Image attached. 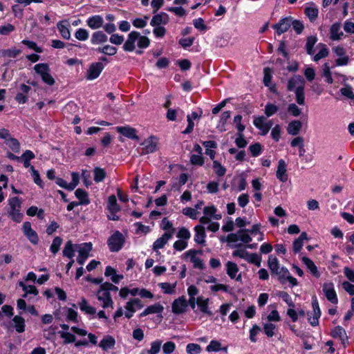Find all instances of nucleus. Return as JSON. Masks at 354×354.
Wrapping results in <instances>:
<instances>
[{"label":"nucleus","instance_id":"obj_1","mask_svg":"<svg viewBox=\"0 0 354 354\" xmlns=\"http://www.w3.org/2000/svg\"><path fill=\"white\" fill-rule=\"evenodd\" d=\"M304 87L305 80L301 75H294L288 81L287 89L295 92L296 102L299 105L305 103Z\"/></svg>","mask_w":354,"mask_h":354},{"label":"nucleus","instance_id":"obj_2","mask_svg":"<svg viewBox=\"0 0 354 354\" xmlns=\"http://www.w3.org/2000/svg\"><path fill=\"white\" fill-rule=\"evenodd\" d=\"M21 201L18 197H12L9 200L8 215L12 220L20 223L23 219V214L21 212Z\"/></svg>","mask_w":354,"mask_h":354},{"label":"nucleus","instance_id":"obj_3","mask_svg":"<svg viewBox=\"0 0 354 354\" xmlns=\"http://www.w3.org/2000/svg\"><path fill=\"white\" fill-rule=\"evenodd\" d=\"M124 243V238L119 231H116L107 241L109 250L113 252H118L122 248Z\"/></svg>","mask_w":354,"mask_h":354},{"label":"nucleus","instance_id":"obj_4","mask_svg":"<svg viewBox=\"0 0 354 354\" xmlns=\"http://www.w3.org/2000/svg\"><path fill=\"white\" fill-rule=\"evenodd\" d=\"M75 248L79 254L77 261L80 265L82 266L89 256V252L92 250V244L91 243L76 244L75 245Z\"/></svg>","mask_w":354,"mask_h":354},{"label":"nucleus","instance_id":"obj_5","mask_svg":"<svg viewBox=\"0 0 354 354\" xmlns=\"http://www.w3.org/2000/svg\"><path fill=\"white\" fill-rule=\"evenodd\" d=\"M253 123L257 129L261 131V134L263 136L268 133L273 124L272 120H267L264 116L255 118Z\"/></svg>","mask_w":354,"mask_h":354},{"label":"nucleus","instance_id":"obj_6","mask_svg":"<svg viewBox=\"0 0 354 354\" xmlns=\"http://www.w3.org/2000/svg\"><path fill=\"white\" fill-rule=\"evenodd\" d=\"M98 301L102 303V307L104 308L111 307L113 308V301L111 299L110 292L106 291L101 286L96 294Z\"/></svg>","mask_w":354,"mask_h":354},{"label":"nucleus","instance_id":"obj_7","mask_svg":"<svg viewBox=\"0 0 354 354\" xmlns=\"http://www.w3.org/2000/svg\"><path fill=\"white\" fill-rule=\"evenodd\" d=\"M312 306L313 311L310 315L308 314V320L311 326H316L319 324V319L321 316V310L319 306V303L316 297L313 298L312 301Z\"/></svg>","mask_w":354,"mask_h":354},{"label":"nucleus","instance_id":"obj_8","mask_svg":"<svg viewBox=\"0 0 354 354\" xmlns=\"http://www.w3.org/2000/svg\"><path fill=\"white\" fill-rule=\"evenodd\" d=\"M157 144L158 139L153 136L145 139L141 144L143 146L142 154H148L156 151Z\"/></svg>","mask_w":354,"mask_h":354},{"label":"nucleus","instance_id":"obj_9","mask_svg":"<svg viewBox=\"0 0 354 354\" xmlns=\"http://www.w3.org/2000/svg\"><path fill=\"white\" fill-rule=\"evenodd\" d=\"M104 68V66L101 62L93 63L90 65L87 70L86 77L87 80H93L99 77Z\"/></svg>","mask_w":354,"mask_h":354},{"label":"nucleus","instance_id":"obj_10","mask_svg":"<svg viewBox=\"0 0 354 354\" xmlns=\"http://www.w3.org/2000/svg\"><path fill=\"white\" fill-rule=\"evenodd\" d=\"M323 292L329 301L334 304H337L338 299L333 283L329 282L324 283Z\"/></svg>","mask_w":354,"mask_h":354},{"label":"nucleus","instance_id":"obj_11","mask_svg":"<svg viewBox=\"0 0 354 354\" xmlns=\"http://www.w3.org/2000/svg\"><path fill=\"white\" fill-rule=\"evenodd\" d=\"M140 37V33L137 31L131 32L127 37V39L123 45V49L125 51L132 52L135 50V43L138 41Z\"/></svg>","mask_w":354,"mask_h":354},{"label":"nucleus","instance_id":"obj_12","mask_svg":"<svg viewBox=\"0 0 354 354\" xmlns=\"http://www.w3.org/2000/svg\"><path fill=\"white\" fill-rule=\"evenodd\" d=\"M187 307V301L184 296L175 299L172 304V312L174 314H181L185 312Z\"/></svg>","mask_w":354,"mask_h":354},{"label":"nucleus","instance_id":"obj_13","mask_svg":"<svg viewBox=\"0 0 354 354\" xmlns=\"http://www.w3.org/2000/svg\"><path fill=\"white\" fill-rule=\"evenodd\" d=\"M292 17H287L281 19L279 23L273 25V28L276 30L277 33L278 35H281L282 33L286 32L291 26Z\"/></svg>","mask_w":354,"mask_h":354},{"label":"nucleus","instance_id":"obj_14","mask_svg":"<svg viewBox=\"0 0 354 354\" xmlns=\"http://www.w3.org/2000/svg\"><path fill=\"white\" fill-rule=\"evenodd\" d=\"M276 176L277 179L282 183H285L288 180V176L287 174V165L283 159L279 160L278 162Z\"/></svg>","mask_w":354,"mask_h":354},{"label":"nucleus","instance_id":"obj_15","mask_svg":"<svg viewBox=\"0 0 354 354\" xmlns=\"http://www.w3.org/2000/svg\"><path fill=\"white\" fill-rule=\"evenodd\" d=\"M116 131L128 138L135 140H139L140 139L136 134V129L129 126L117 127Z\"/></svg>","mask_w":354,"mask_h":354},{"label":"nucleus","instance_id":"obj_16","mask_svg":"<svg viewBox=\"0 0 354 354\" xmlns=\"http://www.w3.org/2000/svg\"><path fill=\"white\" fill-rule=\"evenodd\" d=\"M174 234V230L166 232L162 234V236L158 239L153 245V250H157L158 249L162 248L168 242L169 239H171Z\"/></svg>","mask_w":354,"mask_h":354},{"label":"nucleus","instance_id":"obj_17","mask_svg":"<svg viewBox=\"0 0 354 354\" xmlns=\"http://www.w3.org/2000/svg\"><path fill=\"white\" fill-rule=\"evenodd\" d=\"M198 251L195 250H189L184 254L185 258L190 257V261L196 268L203 269L204 264L202 260L196 256Z\"/></svg>","mask_w":354,"mask_h":354},{"label":"nucleus","instance_id":"obj_18","mask_svg":"<svg viewBox=\"0 0 354 354\" xmlns=\"http://www.w3.org/2000/svg\"><path fill=\"white\" fill-rule=\"evenodd\" d=\"M329 37L333 41L340 40L344 36V32L341 30V24L339 23L333 24L330 28Z\"/></svg>","mask_w":354,"mask_h":354},{"label":"nucleus","instance_id":"obj_19","mask_svg":"<svg viewBox=\"0 0 354 354\" xmlns=\"http://www.w3.org/2000/svg\"><path fill=\"white\" fill-rule=\"evenodd\" d=\"M163 310L164 307L161 304L157 303L153 305L148 306L142 313L140 314V317H145L148 315L155 313L161 314ZM158 317H160V319L162 318V316L161 315H158Z\"/></svg>","mask_w":354,"mask_h":354},{"label":"nucleus","instance_id":"obj_20","mask_svg":"<svg viewBox=\"0 0 354 354\" xmlns=\"http://www.w3.org/2000/svg\"><path fill=\"white\" fill-rule=\"evenodd\" d=\"M226 268L227 274L231 279H235L238 281L241 280V274L236 276V274L239 272V268L235 263H233L232 261H227L226 263Z\"/></svg>","mask_w":354,"mask_h":354},{"label":"nucleus","instance_id":"obj_21","mask_svg":"<svg viewBox=\"0 0 354 354\" xmlns=\"http://www.w3.org/2000/svg\"><path fill=\"white\" fill-rule=\"evenodd\" d=\"M169 22V16L165 12L154 15L150 22L152 26H158L160 24H167Z\"/></svg>","mask_w":354,"mask_h":354},{"label":"nucleus","instance_id":"obj_22","mask_svg":"<svg viewBox=\"0 0 354 354\" xmlns=\"http://www.w3.org/2000/svg\"><path fill=\"white\" fill-rule=\"evenodd\" d=\"M302 127V123L300 120H295L291 121L287 127V132L291 136H297L299 134Z\"/></svg>","mask_w":354,"mask_h":354},{"label":"nucleus","instance_id":"obj_23","mask_svg":"<svg viewBox=\"0 0 354 354\" xmlns=\"http://www.w3.org/2000/svg\"><path fill=\"white\" fill-rule=\"evenodd\" d=\"M86 23L91 29H98L102 26L104 20L100 15H95L89 17Z\"/></svg>","mask_w":354,"mask_h":354},{"label":"nucleus","instance_id":"obj_24","mask_svg":"<svg viewBox=\"0 0 354 354\" xmlns=\"http://www.w3.org/2000/svg\"><path fill=\"white\" fill-rule=\"evenodd\" d=\"M302 262L306 265L307 268L314 277L316 278H319L320 277V273L318 271L317 267L310 259L306 257H304L302 258Z\"/></svg>","mask_w":354,"mask_h":354},{"label":"nucleus","instance_id":"obj_25","mask_svg":"<svg viewBox=\"0 0 354 354\" xmlns=\"http://www.w3.org/2000/svg\"><path fill=\"white\" fill-rule=\"evenodd\" d=\"M115 344V339L110 335L105 336L100 342L99 346L104 351L113 348Z\"/></svg>","mask_w":354,"mask_h":354},{"label":"nucleus","instance_id":"obj_26","mask_svg":"<svg viewBox=\"0 0 354 354\" xmlns=\"http://www.w3.org/2000/svg\"><path fill=\"white\" fill-rule=\"evenodd\" d=\"M307 239H308L307 233L305 232H302L300 234V236L296 240H295V241L293 242V245H292L293 252L295 253H298L303 247L304 241L307 240Z\"/></svg>","mask_w":354,"mask_h":354},{"label":"nucleus","instance_id":"obj_27","mask_svg":"<svg viewBox=\"0 0 354 354\" xmlns=\"http://www.w3.org/2000/svg\"><path fill=\"white\" fill-rule=\"evenodd\" d=\"M194 230L196 232V234L194 236V241L199 244H203L205 243V228L202 225H196L194 227Z\"/></svg>","mask_w":354,"mask_h":354},{"label":"nucleus","instance_id":"obj_28","mask_svg":"<svg viewBox=\"0 0 354 354\" xmlns=\"http://www.w3.org/2000/svg\"><path fill=\"white\" fill-rule=\"evenodd\" d=\"M21 53V50L12 48L0 50V57L3 58H15Z\"/></svg>","mask_w":354,"mask_h":354},{"label":"nucleus","instance_id":"obj_29","mask_svg":"<svg viewBox=\"0 0 354 354\" xmlns=\"http://www.w3.org/2000/svg\"><path fill=\"white\" fill-rule=\"evenodd\" d=\"M107 36L102 31H97L92 35L91 41L93 44H99L107 41Z\"/></svg>","mask_w":354,"mask_h":354},{"label":"nucleus","instance_id":"obj_30","mask_svg":"<svg viewBox=\"0 0 354 354\" xmlns=\"http://www.w3.org/2000/svg\"><path fill=\"white\" fill-rule=\"evenodd\" d=\"M208 299H204L203 297H198L196 299V304L198 306L201 311L203 313H206L208 315H212V313L208 309Z\"/></svg>","mask_w":354,"mask_h":354},{"label":"nucleus","instance_id":"obj_31","mask_svg":"<svg viewBox=\"0 0 354 354\" xmlns=\"http://www.w3.org/2000/svg\"><path fill=\"white\" fill-rule=\"evenodd\" d=\"M143 307V304L140 299H133L129 301L126 306L125 308L128 311H136L137 309H140Z\"/></svg>","mask_w":354,"mask_h":354},{"label":"nucleus","instance_id":"obj_32","mask_svg":"<svg viewBox=\"0 0 354 354\" xmlns=\"http://www.w3.org/2000/svg\"><path fill=\"white\" fill-rule=\"evenodd\" d=\"M79 306L82 311L88 315H93L96 313L95 308L90 306L84 298L79 303Z\"/></svg>","mask_w":354,"mask_h":354},{"label":"nucleus","instance_id":"obj_33","mask_svg":"<svg viewBox=\"0 0 354 354\" xmlns=\"http://www.w3.org/2000/svg\"><path fill=\"white\" fill-rule=\"evenodd\" d=\"M317 41V37L316 36H309L307 37L306 39V53L308 54V55H313L314 53H315V50L313 48L315 44H316Z\"/></svg>","mask_w":354,"mask_h":354},{"label":"nucleus","instance_id":"obj_34","mask_svg":"<svg viewBox=\"0 0 354 354\" xmlns=\"http://www.w3.org/2000/svg\"><path fill=\"white\" fill-rule=\"evenodd\" d=\"M75 196L80 201L79 203L80 205H88L90 201L88 198V194L86 192L82 189H77L75 192Z\"/></svg>","mask_w":354,"mask_h":354},{"label":"nucleus","instance_id":"obj_35","mask_svg":"<svg viewBox=\"0 0 354 354\" xmlns=\"http://www.w3.org/2000/svg\"><path fill=\"white\" fill-rule=\"evenodd\" d=\"M76 251L75 245L72 243L71 241H68L65 244L64 250L62 251L63 255L69 259H72L74 256V252Z\"/></svg>","mask_w":354,"mask_h":354},{"label":"nucleus","instance_id":"obj_36","mask_svg":"<svg viewBox=\"0 0 354 354\" xmlns=\"http://www.w3.org/2000/svg\"><path fill=\"white\" fill-rule=\"evenodd\" d=\"M15 328L18 333H22L25 330V320L21 317L16 315L13 318Z\"/></svg>","mask_w":354,"mask_h":354},{"label":"nucleus","instance_id":"obj_37","mask_svg":"<svg viewBox=\"0 0 354 354\" xmlns=\"http://www.w3.org/2000/svg\"><path fill=\"white\" fill-rule=\"evenodd\" d=\"M319 46H320L321 48L319 50V52L313 57V60L315 62H317L319 59L327 57L328 55V49L325 44H319Z\"/></svg>","mask_w":354,"mask_h":354},{"label":"nucleus","instance_id":"obj_38","mask_svg":"<svg viewBox=\"0 0 354 354\" xmlns=\"http://www.w3.org/2000/svg\"><path fill=\"white\" fill-rule=\"evenodd\" d=\"M268 267L272 273L276 274L279 270V264L277 259L270 256L268 261Z\"/></svg>","mask_w":354,"mask_h":354},{"label":"nucleus","instance_id":"obj_39","mask_svg":"<svg viewBox=\"0 0 354 354\" xmlns=\"http://www.w3.org/2000/svg\"><path fill=\"white\" fill-rule=\"evenodd\" d=\"M94 180L96 183H100L104 180L106 177V171L100 167H95L93 170Z\"/></svg>","mask_w":354,"mask_h":354},{"label":"nucleus","instance_id":"obj_40","mask_svg":"<svg viewBox=\"0 0 354 354\" xmlns=\"http://www.w3.org/2000/svg\"><path fill=\"white\" fill-rule=\"evenodd\" d=\"M322 75L325 77V80L327 83H333V80L331 76L330 67L328 63H325L322 66Z\"/></svg>","mask_w":354,"mask_h":354},{"label":"nucleus","instance_id":"obj_41","mask_svg":"<svg viewBox=\"0 0 354 354\" xmlns=\"http://www.w3.org/2000/svg\"><path fill=\"white\" fill-rule=\"evenodd\" d=\"M34 70L41 77L50 71L49 66L47 64L41 63L35 65Z\"/></svg>","mask_w":354,"mask_h":354},{"label":"nucleus","instance_id":"obj_42","mask_svg":"<svg viewBox=\"0 0 354 354\" xmlns=\"http://www.w3.org/2000/svg\"><path fill=\"white\" fill-rule=\"evenodd\" d=\"M245 261H247L248 263L254 264L257 267L261 266V258L259 254L256 253H248Z\"/></svg>","mask_w":354,"mask_h":354},{"label":"nucleus","instance_id":"obj_43","mask_svg":"<svg viewBox=\"0 0 354 354\" xmlns=\"http://www.w3.org/2000/svg\"><path fill=\"white\" fill-rule=\"evenodd\" d=\"M97 51L108 55H114L117 53V48L110 45H106L103 47H100Z\"/></svg>","mask_w":354,"mask_h":354},{"label":"nucleus","instance_id":"obj_44","mask_svg":"<svg viewBox=\"0 0 354 354\" xmlns=\"http://www.w3.org/2000/svg\"><path fill=\"white\" fill-rule=\"evenodd\" d=\"M346 335V330L342 326L335 327L330 332V335L334 338L342 339Z\"/></svg>","mask_w":354,"mask_h":354},{"label":"nucleus","instance_id":"obj_45","mask_svg":"<svg viewBox=\"0 0 354 354\" xmlns=\"http://www.w3.org/2000/svg\"><path fill=\"white\" fill-rule=\"evenodd\" d=\"M108 207L109 209L112 212H116L120 210V208L117 204V200L114 195H111L108 198Z\"/></svg>","mask_w":354,"mask_h":354},{"label":"nucleus","instance_id":"obj_46","mask_svg":"<svg viewBox=\"0 0 354 354\" xmlns=\"http://www.w3.org/2000/svg\"><path fill=\"white\" fill-rule=\"evenodd\" d=\"M62 239L59 236H56L50 245V251L53 254H55L59 250V248L62 243Z\"/></svg>","mask_w":354,"mask_h":354},{"label":"nucleus","instance_id":"obj_47","mask_svg":"<svg viewBox=\"0 0 354 354\" xmlns=\"http://www.w3.org/2000/svg\"><path fill=\"white\" fill-rule=\"evenodd\" d=\"M305 14L308 16L309 19L313 21L317 18L318 9L315 7H307L305 8Z\"/></svg>","mask_w":354,"mask_h":354},{"label":"nucleus","instance_id":"obj_48","mask_svg":"<svg viewBox=\"0 0 354 354\" xmlns=\"http://www.w3.org/2000/svg\"><path fill=\"white\" fill-rule=\"evenodd\" d=\"M158 286L162 288L164 293H165V294H172L175 292L176 283H174L173 284H171L167 282L160 283H159Z\"/></svg>","mask_w":354,"mask_h":354},{"label":"nucleus","instance_id":"obj_49","mask_svg":"<svg viewBox=\"0 0 354 354\" xmlns=\"http://www.w3.org/2000/svg\"><path fill=\"white\" fill-rule=\"evenodd\" d=\"M57 28L62 35V37L65 39H69L71 37V32L68 28L64 26L62 22L57 24Z\"/></svg>","mask_w":354,"mask_h":354},{"label":"nucleus","instance_id":"obj_50","mask_svg":"<svg viewBox=\"0 0 354 354\" xmlns=\"http://www.w3.org/2000/svg\"><path fill=\"white\" fill-rule=\"evenodd\" d=\"M186 352L188 354H198L201 352V347L199 344L190 343L186 346Z\"/></svg>","mask_w":354,"mask_h":354},{"label":"nucleus","instance_id":"obj_51","mask_svg":"<svg viewBox=\"0 0 354 354\" xmlns=\"http://www.w3.org/2000/svg\"><path fill=\"white\" fill-rule=\"evenodd\" d=\"M221 350V344L217 340H212L206 347L207 352H218Z\"/></svg>","mask_w":354,"mask_h":354},{"label":"nucleus","instance_id":"obj_52","mask_svg":"<svg viewBox=\"0 0 354 354\" xmlns=\"http://www.w3.org/2000/svg\"><path fill=\"white\" fill-rule=\"evenodd\" d=\"M276 274L278 275L279 279L282 283H286V279L290 275L288 270L283 267L280 268L278 272L276 273Z\"/></svg>","mask_w":354,"mask_h":354},{"label":"nucleus","instance_id":"obj_53","mask_svg":"<svg viewBox=\"0 0 354 354\" xmlns=\"http://www.w3.org/2000/svg\"><path fill=\"white\" fill-rule=\"evenodd\" d=\"M276 326L272 323H266L263 324V331L268 337H272L274 335Z\"/></svg>","mask_w":354,"mask_h":354},{"label":"nucleus","instance_id":"obj_54","mask_svg":"<svg viewBox=\"0 0 354 354\" xmlns=\"http://www.w3.org/2000/svg\"><path fill=\"white\" fill-rule=\"evenodd\" d=\"M279 108L274 104L268 103L265 106V114L267 117H270L277 112Z\"/></svg>","mask_w":354,"mask_h":354},{"label":"nucleus","instance_id":"obj_55","mask_svg":"<svg viewBox=\"0 0 354 354\" xmlns=\"http://www.w3.org/2000/svg\"><path fill=\"white\" fill-rule=\"evenodd\" d=\"M75 37L80 41H85L88 38V32L84 28H79L75 33Z\"/></svg>","mask_w":354,"mask_h":354},{"label":"nucleus","instance_id":"obj_56","mask_svg":"<svg viewBox=\"0 0 354 354\" xmlns=\"http://www.w3.org/2000/svg\"><path fill=\"white\" fill-rule=\"evenodd\" d=\"M213 169H214L215 173L218 176H224L226 171L225 168L223 165H221V164L219 162L216 160H214L213 162Z\"/></svg>","mask_w":354,"mask_h":354},{"label":"nucleus","instance_id":"obj_57","mask_svg":"<svg viewBox=\"0 0 354 354\" xmlns=\"http://www.w3.org/2000/svg\"><path fill=\"white\" fill-rule=\"evenodd\" d=\"M239 238L244 243H249L252 241V238L246 230H241L238 231Z\"/></svg>","mask_w":354,"mask_h":354},{"label":"nucleus","instance_id":"obj_58","mask_svg":"<svg viewBox=\"0 0 354 354\" xmlns=\"http://www.w3.org/2000/svg\"><path fill=\"white\" fill-rule=\"evenodd\" d=\"M292 22L291 26H292V28L297 34H301L304 28V26L303 23L297 19H293L292 17Z\"/></svg>","mask_w":354,"mask_h":354},{"label":"nucleus","instance_id":"obj_59","mask_svg":"<svg viewBox=\"0 0 354 354\" xmlns=\"http://www.w3.org/2000/svg\"><path fill=\"white\" fill-rule=\"evenodd\" d=\"M161 344L160 340L153 342L151 344V348L147 350V354H157L160 350Z\"/></svg>","mask_w":354,"mask_h":354},{"label":"nucleus","instance_id":"obj_60","mask_svg":"<svg viewBox=\"0 0 354 354\" xmlns=\"http://www.w3.org/2000/svg\"><path fill=\"white\" fill-rule=\"evenodd\" d=\"M183 213L185 216H187L192 219H196L198 217V214H199V212L197 210L192 207L184 208L183 209Z\"/></svg>","mask_w":354,"mask_h":354},{"label":"nucleus","instance_id":"obj_61","mask_svg":"<svg viewBox=\"0 0 354 354\" xmlns=\"http://www.w3.org/2000/svg\"><path fill=\"white\" fill-rule=\"evenodd\" d=\"M288 113L294 116L297 117L301 113V110L295 104L291 103L288 106Z\"/></svg>","mask_w":354,"mask_h":354},{"label":"nucleus","instance_id":"obj_62","mask_svg":"<svg viewBox=\"0 0 354 354\" xmlns=\"http://www.w3.org/2000/svg\"><path fill=\"white\" fill-rule=\"evenodd\" d=\"M340 93H342V95L349 99H354V93L352 91V88L347 84H346L345 87H343L340 89Z\"/></svg>","mask_w":354,"mask_h":354},{"label":"nucleus","instance_id":"obj_63","mask_svg":"<svg viewBox=\"0 0 354 354\" xmlns=\"http://www.w3.org/2000/svg\"><path fill=\"white\" fill-rule=\"evenodd\" d=\"M72 181L68 184V190H73L79 183L80 176L78 173L73 172L71 174Z\"/></svg>","mask_w":354,"mask_h":354},{"label":"nucleus","instance_id":"obj_64","mask_svg":"<svg viewBox=\"0 0 354 354\" xmlns=\"http://www.w3.org/2000/svg\"><path fill=\"white\" fill-rule=\"evenodd\" d=\"M237 136H238L235 140V143L236 146L239 148H243L246 147V145H248V142L244 138L243 132H238Z\"/></svg>","mask_w":354,"mask_h":354}]
</instances>
